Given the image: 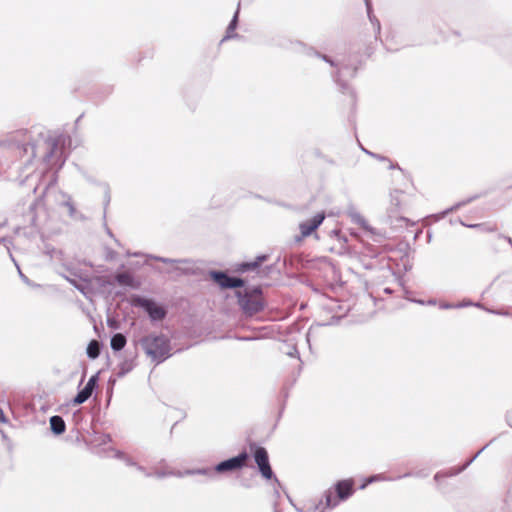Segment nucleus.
Instances as JSON below:
<instances>
[{
	"mask_svg": "<svg viewBox=\"0 0 512 512\" xmlns=\"http://www.w3.org/2000/svg\"><path fill=\"white\" fill-rule=\"evenodd\" d=\"M325 500H326V506L327 507H330V508H333L337 505L336 502H332V492L331 491H328L325 495Z\"/></svg>",
	"mask_w": 512,
	"mask_h": 512,
	"instance_id": "21",
	"label": "nucleus"
},
{
	"mask_svg": "<svg viewBox=\"0 0 512 512\" xmlns=\"http://www.w3.org/2000/svg\"><path fill=\"white\" fill-rule=\"evenodd\" d=\"M350 217L354 223L360 225L361 227H363V228L368 227L367 221L359 213H356V212L350 213Z\"/></svg>",
	"mask_w": 512,
	"mask_h": 512,
	"instance_id": "19",
	"label": "nucleus"
},
{
	"mask_svg": "<svg viewBox=\"0 0 512 512\" xmlns=\"http://www.w3.org/2000/svg\"><path fill=\"white\" fill-rule=\"evenodd\" d=\"M510 425L512 426V424L510 423Z\"/></svg>",
	"mask_w": 512,
	"mask_h": 512,
	"instance_id": "40",
	"label": "nucleus"
},
{
	"mask_svg": "<svg viewBox=\"0 0 512 512\" xmlns=\"http://www.w3.org/2000/svg\"><path fill=\"white\" fill-rule=\"evenodd\" d=\"M460 304L462 305V307H465V306L470 305L471 303L465 302V303H460Z\"/></svg>",
	"mask_w": 512,
	"mask_h": 512,
	"instance_id": "33",
	"label": "nucleus"
},
{
	"mask_svg": "<svg viewBox=\"0 0 512 512\" xmlns=\"http://www.w3.org/2000/svg\"><path fill=\"white\" fill-rule=\"evenodd\" d=\"M0 421L2 422H5V418H4V415H3V411L0 409Z\"/></svg>",
	"mask_w": 512,
	"mask_h": 512,
	"instance_id": "30",
	"label": "nucleus"
},
{
	"mask_svg": "<svg viewBox=\"0 0 512 512\" xmlns=\"http://www.w3.org/2000/svg\"><path fill=\"white\" fill-rule=\"evenodd\" d=\"M126 345V337L121 334L117 333L112 336L111 338V348L115 351H120L124 348Z\"/></svg>",
	"mask_w": 512,
	"mask_h": 512,
	"instance_id": "13",
	"label": "nucleus"
},
{
	"mask_svg": "<svg viewBox=\"0 0 512 512\" xmlns=\"http://www.w3.org/2000/svg\"><path fill=\"white\" fill-rule=\"evenodd\" d=\"M353 482L351 480H342L336 484V491L339 499L345 500L353 493Z\"/></svg>",
	"mask_w": 512,
	"mask_h": 512,
	"instance_id": "10",
	"label": "nucleus"
},
{
	"mask_svg": "<svg viewBox=\"0 0 512 512\" xmlns=\"http://www.w3.org/2000/svg\"><path fill=\"white\" fill-rule=\"evenodd\" d=\"M48 253L50 254L51 257H54V255H60L61 252L60 251H57L55 249L51 250V251H48Z\"/></svg>",
	"mask_w": 512,
	"mask_h": 512,
	"instance_id": "29",
	"label": "nucleus"
},
{
	"mask_svg": "<svg viewBox=\"0 0 512 512\" xmlns=\"http://www.w3.org/2000/svg\"><path fill=\"white\" fill-rule=\"evenodd\" d=\"M240 10V2L238 3L237 10L227 28L226 36L223 38V41L229 38L234 37L231 33L236 29L238 23V15Z\"/></svg>",
	"mask_w": 512,
	"mask_h": 512,
	"instance_id": "14",
	"label": "nucleus"
},
{
	"mask_svg": "<svg viewBox=\"0 0 512 512\" xmlns=\"http://www.w3.org/2000/svg\"><path fill=\"white\" fill-rule=\"evenodd\" d=\"M19 273H20V276H21L23 279H25V277H24L23 273H21V271H20Z\"/></svg>",
	"mask_w": 512,
	"mask_h": 512,
	"instance_id": "38",
	"label": "nucleus"
},
{
	"mask_svg": "<svg viewBox=\"0 0 512 512\" xmlns=\"http://www.w3.org/2000/svg\"><path fill=\"white\" fill-rule=\"evenodd\" d=\"M344 71H347V73L349 74V76H351V77H352V76H354V74H355V71H356V70H355V69H352V70H351V69H348V68H341V69L338 71V74L335 76V81H336L337 83H339V84H340V76H341V74H343V73H344Z\"/></svg>",
	"mask_w": 512,
	"mask_h": 512,
	"instance_id": "20",
	"label": "nucleus"
},
{
	"mask_svg": "<svg viewBox=\"0 0 512 512\" xmlns=\"http://www.w3.org/2000/svg\"><path fill=\"white\" fill-rule=\"evenodd\" d=\"M128 465H133L132 462H130L128 459L126 460Z\"/></svg>",
	"mask_w": 512,
	"mask_h": 512,
	"instance_id": "37",
	"label": "nucleus"
},
{
	"mask_svg": "<svg viewBox=\"0 0 512 512\" xmlns=\"http://www.w3.org/2000/svg\"><path fill=\"white\" fill-rule=\"evenodd\" d=\"M380 478H381V476H380V475L371 476V477L367 480V482L361 486V488H365V487H366V485H367L368 483H372V482H374V481H376V480H378V479H380Z\"/></svg>",
	"mask_w": 512,
	"mask_h": 512,
	"instance_id": "27",
	"label": "nucleus"
},
{
	"mask_svg": "<svg viewBox=\"0 0 512 512\" xmlns=\"http://www.w3.org/2000/svg\"><path fill=\"white\" fill-rule=\"evenodd\" d=\"M100 354L99 343L96 340H92L87 347V355L91 359H95Z\"/></svg>",
	"mask_w": 512,
	"mask_h": 512,
	"instance_id": "17",
	"label": "nucleus"
},
{
	"mask_svg": "<svg viewBox=\"0 0 512 512\" xmlns=\"http://www.w3.org/2000/svg\"><path fill=\"white\" fill-rule=\"evenodd\" d=\"M200 472L204 473V474H213L214 473V471H212V470H202Z\"/></svg>",
	"mask_w": 512,
	"mask_h": 512,
	"instance_id": "31",
	"label": "nucleus"
},
{
	"mask_svg": "<svg viewBox=\"0 0 512 512\" xmlns=\"http://www.w3.org/2000/svg\"><path fill=\"white\" fill-rule=\"evenodd\" d=\"M118 284L123 286H133L134 279L130 273H119L115 277Z\"/></svg>",
	"mask_w": 512,
	"mask_h": 512,
	"instance_id": "15",
	"label": "nucleus"
},
{
	"mask_svg": "<svg viewBox=\"0 0 512 512\" xmlns=\"http://www.w3.org/2000/svg\"><path fill=\"white\" fill-rule=\"evenodd\" d=\"M254 458L262 476L266 479H271L273 476V472L269 464L268 453L266 449L263 447H258L255 450Z\"/></svg>",
	"mask_w": 512,
	"mask_h": 512,
	"instance_id": "5",
	"label": "nucleus"
},
{
	"mask_svg": "<svg viewBox=\"0 0 512 512\" xmlns=\"http://www.w3.org/2000/svg\"><path fill=\"white\" fill-rule=\"evenodd\" d=\"M324 212L317 213L312 219L306 220L299 224V229L303 237H307L312 234L324 221Z\"/></svg>",
	"mask_w": 512,
	"mask_h": 512,
	"instance_id": "8",
	"label": "nucleus"
},
{
	"mask_svg": "<svg viewBox=\"0 0 512 512\" xmlns=\"http://www.w3.org/2000/svg\"><path fill=\"white\" fill-rule=\"evenodd\" d=\"M483 450H484V448H482L480 451H478V452L475 454V456H474L472 459H470V460H469V461H468V462H467V463H466V464H465V465H464V466H463L459 471H462V470H464L467 466H469V465H470V464H471V463H472V462H473V461H474V460H475V459L480 455V453H481Z\"/></svg>",
	"mask_w": 512,
	"mask_h": 512,
	"instance_id": "26",
	"label": "nucleus"
},
{
	"mask_svg": "<svg viewBox=\"0 0 512 512\" xmlns=\"http://www.w3.org/2000/svg\"><path fill=\"white\" fill-rule=\"evenodd\" d=\"M238 298L241 309L248 316H252L264 308L262 294L258 288H255L251 291H245L244 294L238 292Z\"/></svg>",
	"mask_w": 512,
	"mask_h": 512,
	"instance_id": "2",
	"label": "nucleus"
},
{
	"mask_svg": "<svg viewBox=\"0 0 512 512\" xmlns=\"http://www.w3.org/2000/svg\"><path fill=\"white\" fill-rule=\"evenodd\" d=\"M247 458V453L243 452L236 457L220 462L215 466L214 471L218 473H223L227 471H234L240 469L241 467L244 466Z\"/></svg>",
	"mask_w": 512,
	"mask_h": 512,
	"instance_id": "3",
	"label": "nucleus"
},
{
	"mask_svg": "<svg viewBox=\"0 0 512 512\" xmlns=\"http://www.w3.org/2000/svg\"><path fill=\"white\" fill-rule=\"evenodd\" d=\"M428 304H429V305H434V304H435V301H434V300H430V301H428Z\"/></svg>",
	"mask_w": 512,
	"mask_h": 512,
	"instance_id": "35",
	"label": "nucleus"
},
{
	"mask_svg": "<svg viewBox=\"0 0 512 512\" xmlns=\"http://www.w3.org/2000/svg\"><path fill=\"white\" fill-rule=\"evenodd\" d=\"M323 59L327 62H329L332 66H334V62L329 60L326 56H323Z\"/></svg>",
	"mask_w": 512,
	"mask_h": 512,
	"instance_id": "32",
	"label": "nucleus"
},
{
	"mask_svg": "<svg viewBox=\"0 0 512 512\" xmlns=\"http://www.w3.org/2000/svg\"><path fill=\"white\" fill-rule=\"evenodd\" d=\"M65 206L68 208L70 216H74L76 209L70 199L65 202Z\"/></svg>",
	"mask_w": 512,
	"mask_h": 512,
	"instance_id": "22",
	"label": "nucleus"
},
{
	"mask_svg": "<svg viewBox=\"0 0 512 512\" xmlns=\"http://www.w3.org/2000/svg\"><path fill=\"white\" fill-rule=\"evenodd\" d=\"M461 304H449V303H442L440 305L441 309H451V308H461Z\"/></svg>",
	"mask_w": 512,
	"mask_h": 512,
	"instance_id": "24",
	"label": "nucleus"
},
{
	"mask_svg": "<svg viewBox=\"0 0 512 512\" xmlns=\"http://www.w3.org/2000/svg\"><path fill=\"white\" fill-rule=\"evenodd\" d=\"M140 344L147 356L157 363H161L171 356L170 341L165 335H147L140 340Z\"/></svg>",
	"mask_w": 512,
	"mask_h": 512,
	"instance_id": "1",
	"label": "nucleus"
},
{
	"mask_svg": "<svg viewBox=\"0 0 512 512\" xmlns=\"http://www.w3.org/2000/svg\"><path fill=\"white\" fill-rule=\"evenodd\" d=\"M480 225L478 224H475V225H469L468 227H471V228H476V227H479Z\"/></svg>",
	"mask_w": 512,
	"mask_h": 512,
	"instance_id": "34",
	"label": "nucleus"
},
{
	"mask_svg": "<svg viewBox=\"0 0 512 512\" xmlns=\"http://www.w3.org/2000/svg\"><path fill=\"white\" fill-rule=\"evenodd\" d=\"M50 427L53 433L60 435L65 432V422L60 416H52L50 418Z\"/></svg>",
	"mask_w": 512,
	"mask_h": 512,
	"instance_id": "12",
	"label": "nucleus"
},
{
	"mask_svg": "<svg viewBox=\"0 0 512 512\" xmlns=\"http://www.w3.org/2000/svg\"><path fill=\"white\" fill-rule=\"evenodd\" d=\"M30 137L28 136L27 131H18L15 135V143L17 147L22 148L24 154H27L29 156V159H32L35 157V146L30 141Z\"/></svg>",
	"mask_w": 512,
	"mask_h": 512,
	"instance_id": "7",
	"label": "nucleus"
},
{
	"mask_svg": "<svg viewBox=\"0 0 512 512\" xmlns=\"http://www.w3.org/2000/svg\"><path fill=\"white\" fill-rule=\"evenodd\" d=\"M66 280L71 283L76 289H78L83 295L88 297L92 292L89 281L87 278H80L81 281H77L75 278L65 277Z\"/></svg>",
	"mask_w": 512,
	"mask_h": 512,
	"instance_id": "11",
	"label": "nucleus"
},
{
	"mask_svg": "<svg viewBox=\"0 0 512 512\" xmlns=\"http://www.w3.org/2000/svg\"><path fill=\"white\" fill-rule=\"evenodd\" d=\"M137 305L142 307L153 321L162 320L166 316V311L152 300L138 298Z\"/></svg>",
	"mask_w": 512,
	"mask_h": 512,
	"instance_id": "4",
	"label": "nucleus"
},
{
	"mask_svg": "<svg viewBox=\"0 0 512 512\" xmlns=\"http://www.w3.org/2000/svg\"><path fill=\"white\" fill-rule=\"evenodd\" d=\"M97 380H98V374H95L90 377V379L86 383L85 387L83 389H81L78 392V394L76 395V397L74 398L75 404H82L90 398V396L92 395L93 390L96 386Z\"/></svg>",
	"mask_w": 512,
	"mask_h": 512,
	"instance_id": "9",
	"label": "nucleus"
},
{
	"mask_svg": "<svg viewBox=\"0 0 512 512\" xmlns=\"http://www.w3.org/2000/svg\"><path fill=\"white\" fill-rule=\"evenodd\" d=\"M210 275L212 279L222 288H237L243 286L244 284L242 279L229 277L223 272L212 271Z\"/></svg>",
	"mask_w": 512,
	"mask_h": 512,
	"instance_id": "6",
	"label": "nucleus"
},
{
	"mask_svg": "<svg viewBox=\"0 0 512 512\" xmlns=\"http://www.w3.org/2000/svg\"><path fill=\"white\" fill-rule=\"evenodd\" d=\"M0 144H2V142H0Z\"/></svg>",
	"mask_w": 512,
	"mask_h": 512,
	"instance_id": "39",
	"label": "nucleus"
},
{
	"mask_svg": "<svg viewBox=\"0 0 512 512\" xmlns=\"http://www.w3.org/2000/svg\"><path fill=\"white\" fill-rule=\"evenodd\" d=\"M137 469H138L139 471H143V472H144V469H143L141 466H138V467H137Z\"/></svg>",
	"mask_w": 512,
	"mask_h": 512,
	"instance_id": "36",
	"label": "nucleus"
},
{
	"mask_svg": "<svg viewBox=\"0 0 512 512\" xmlns=\"http://www.w3.org/2000/svg\"><path fill=\"white\" fill-rule=\"evenodd\" d=\"M366 8H367V14L369 17L370 22L374 26L377 33L380 32V22L379 20L372 14V5L370 0H365Z\"/></svg>",
	"mask_w": 512,
	"mask_h": 512,
	"instance_id": "16",
	"label": "nucleus"
},
{
	"mask_svg": "<svg viewBox=\"0 0 512 512\" xmlns=\"http://www.w3.org/2000/svg\"><path fill=\"white\" fill-rule=\"evenodd\" d=\"M155 475L159 478H162V477H165L167 475H172L171 472L167 473V472H155Z\"/></svg>",
	"mask_w": 512,
	"mask_h": 512,
	"instance_id": "28",
	"label": "nucleus"
},
{
	"mask_svg": "<svg viewBox=\"0 0 512 512\" xmlns=\"http://www.w3.org/2000/svg\"><path fill=\"white\" fill-rule=\"evenodd\" d=\"M265 259H266V256H259L257 261H254V262H244V263L240 264L239 269L241 271L253 270V269L257 268L259 263L264 261Z\"/></svg>",
	"mask_w": 512,
	"mask_h": 512,
	"instance_id": "18",
	"label": "nucleus"
},
{
	"mask_svg": "<svg viewBox=\"0 0 512 512\" xmlns=\"http://www.w3.org/2000/svg\"><path fill=\"white\" fill-rule=\"evenodd\" d=\"M56 148H57V144H56V143H53V144L51 145V151H50V152L45 156V159H46V161H47V162H50L51 157H52V155H53V153H54V151H55V149H56Z\"/></svg>",
	"mask_w": 512,
	"mask_h": 512,
	"instance_id": "25",
	"label": "nucleus"
},
{
	"mask_svg": "<svg viewBox=\"0 0 512 512\" xmlns=\"http://www.w3.org/2000/svg\"><path fill=\"white\" fill-rule=\"evenodd\" d=\"M276 512H278V511H276Z\"/></svg>",
	"mask_w": 512,
	"mask_h": 512,
	"instance_id": "41",
	"label": "nucleus"
},
{
	"mask_svg": "<svg viewBox=\"0 0 512 512\" xmlns=\"http://www.w3.org/2000/svg\"><path fill=\"white\" fill-rule=\"evenodd\" d=\"M156 260L161 261L163 263H180L183 262L182 260H173L169 258H163V257H155Z\"/></svg>",
	"mask_w": 512,
	"mask_h": 512,
	"instance_id": "23",
	"label": "nucleus"
}]
</instances>
